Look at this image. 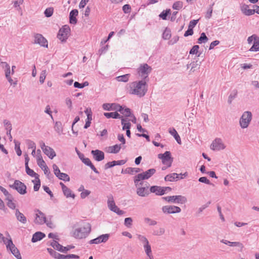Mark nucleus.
Segmentation results:
<instances>
[{
    "instance_id": "13",
    "label": "nucleus",
    "mask_w": 259,
    "mask_h": 259,
    "mask_svg": "<svg viewBox=\"0 0 259 259\" xmlns=\"http://www.w3.org/2000/svg\"><path fill=\"white\" fill-rule=\"evenodd\" d=\"M34 44H38L40 46L48 48L47 40L40 34L37 33L34 35Z\"/></svg>"
},
{
    "instance_id": "29",
    "label": "nucleus",
    "mask_w": 259,
    "mask_h": 259,
    "mask_svg": "<svg viewBox=\"0 0 259 259\" xmlns=\"http://www.w3.org/2000/svg\"><path fill=\"white\" fill-rule=\"evenodd\" d=\"M121 124L122 125V130H127L131 128V124L126 118L121 117Z\"/></svg>"
},
{
    "instance_id": "26",
    "label": "nucleus",
    "mask_w": 259,
    "mask_h": 259,
    "mask_svg": "<svg viewBox=\"0 0 259 259\" xmlns=\"http://www.w3.org/2000/svg\"><path fill=\"white\" fill-rule=\"evenodd\" d=\"M137 194L141 197H145L149 194V192L145 187H139L137 189Z\"/></svg>"
},
{
    "instance_id": "32",
    "label": "nucleus",
    "mask_w": 259,
    "mask_h": 259,
    "mask_svg": "<svg viewBox=\"0 0 259 259\" xmlns=\"http://www.w3.org/2000/svg\"><path fill=\"white\" fill-rule=\"evenodd\" d=\"M104 116L107 118H120L122 117L121 116L120 114H119L117 112H105L104 113Z\"/></svg>"
},
{
    "instance_id": "34",
    "label": "nucleus",
    "mask_w": 259,
    "mask_h": 259,
    "mask_svg": "<svg viewBox=\"0 0 259 259\" xmlns=\"http://www.w3.org/2000/svg\"><path fill=\"white\" fill-rule=\"evenodd\" d=\"M107 204L110 210L116 205L113 197L112 195H110L108 196Z\"/></svg>"
},
{
    "instance_id": "58",
    "label": "nucleus",
    "mask_w": 259,
    "mask_h": 259,
    "mask_svg": "<svg viewBox=\"0 0 259 259\" xmlns=\"http://www.w3.org/2000/svg\"><path fill=\"white\" fill-rule=\"evenodd\" d=\"M133 219L131 218H126L124 220V225L130 228L132 225Z\"/></svg>"
},
{
    "instance_id": "48",
    "label": "nucleus",
    "mask_w": 259,
    "mask_h": 259,
    "mask_svg": "<svg viewBox=\"0 0 259 259\" xmlns=\"http://www.w3.org/2000/svg\"><path fill=\"white\" fill-rule=\"evenodd\" d=\"M15 143V149L16 151L17 154L18 156H21L22 154V151L20 148V142L17 141L16 140H14Z\"/></svg>"
},
{
    "instance_id": "60",
    "label": "nucleus",
    "mask_w": 259,
    "mask_h": 259,
    "mask_svg": "<svg viewBox=\"0 0 259 259\" xmlns=\"http://www.w3.org/2000/svg\"><path fill=\"white\" fill-rule=\"evenodd\" d=\"M26 144H27V145L28 146V148L29 149H32L34 150L36 149L35 144L33 141H32L31 140H27L26 141Z\"/></svg>"
},
{
    "instance_id": "9",
    "label": "nucleus",
    "mask_w": 259,
    "mask_h": 259,
    "mask_svg": "<svg viewBox=\"0 0 259 259\" xmlns=\"http://www.w3.org/2000/svg\"><path fill=\"white\" fill-rule=\"evenodd\" d=\"M225 147L226 146L220 138H216L214 139L210 145V149L213 151L223 150Z\"/></svg>"
},
{
    "instance_id": "20",
    "label": "nucleus",
    "mask_w": 259,
    "mask_h": 259,
    "mask_svg": "<svg viewBox=\"0 0 259 259\" xmlns=\"http://www.w3.org/2000/svg\"><path fill=\"white\" fill-rule=\"evenodd\" d=\"M121 148L124 149L125 146H121V144H116L114 146L109 147L108 152L111 153H117Z\"/></svg>"
},
{
    "instance_id": "42",
    "label": "nucleus",
    "mask_w": 259,
    "mask_h": 259,
    "mask_svg": "<svg viewBox=\"0 0 259 259\" xmlns=\"http://www.w3.org/2000/svg\"><path fill=\"white\" fill-rule=\"evenodd\" d=\"M120 112L125 117H129L132 116L131 109L128 108L122 107L121 111H120Z\"/></svg>"
},
{
    "instance_id": "10",
    "label": "nucleus",
    "mask_w": 259,
    "mask_h": 259,
    "mask_svg": "<svg viewBox=\"0 0 259 259\" xmlns=\"http://www.w3.org/2000/svg\"><path fill=\"white\" fill-rule=\"evenodd\" d=\"M162 211L166 214L177 213H180L181 211V209L175 205H165L162 207Z\"/></svg>"
},
{
    "instance_id": "41",
    "label": "nucleus",
    "mask_w": 259,
    "mask_h": 259,
    "mask_svg": "<svg viewBox=\"0 0 259 259\" xmlns=\"http://www.w3.org/2000/svg\"><path fill=\"white\" fill-rule=\"evenodd\" d=\"M130 74H126L123 75L119 76L116 77V79L118 81L127 82L129 79Z\"/></svg>"
},
{
    "instance_id": "7",
    "label": "nucleus",
    "mask_w": 259,
    "mask_h": 259,
    "mask_svg": "<svg viewBox=\"0 0 259 259\" xmlns=\"http://www.w3.org/2000/svg\"><path fill=\"white\" fill-rule=\"evenodd\" d=\"M10 187L17 191V192L21 195L26 193V186L21 181L15 180L14 183L11 185Z\"/></svg>"
},
{
    "instance_id": "8",
    "label": "nucleus",
    "mask_w": 259,
    "mask_h": 259,
    "mask_svg": "<svg viewBox=\"0 0 259 259\" xmlns=\"http://www.w3.org/2000/svg\"><path fill=\"white\" fill-rule=\"evenodd\" d=\"M158 157L161 159L163 164L167 165V167L171 166L172 159L171 157L170 152L169 151H166L163 154H159Z\"/></svg>"
},
{
    "instance_id": "5",
    "label": "nucleus",
    "mask_w": 259,
    "mask_h": 259,
    "mask_svg": "<svg viewBox=\"0 0 259 259\" xmlns=\"http://www.w3.org/2000/svg\"><path fill=\"white\" fill-rule=\"evenodd\" d=\"M162 199L168 202L184 204L187 202V198L182 195L169 196L162 197Z\"/></svg>"
},
{
    "instance_id": "3",
    "label": "nucleus",
    "mask_w": 259,
    "mask_h": 259,
    "mask_svg": "<svg viewBox=\"0 0 259 259\" xmlns=\"http://www.w3.org/2000/svg\"><path fill=\"white\" fill-rule=\"evenodd\" d=\"M156 172V169L154 168H151L143 173L139 174L136 176L134 178V183L137 186L138 183L143 180L148 179Z\"/></svg>"
},
{
    "instance_id": "19",
    "label": "nucleus",
    "mask_w": 259,
    "mask_h": 259,
    "mask_svg": "<svg viewBox=\"0 0 259 259\" xmlns=\"http://www.w3.org/2000/svg\"><path fill=\"white\" fill-rule=\"evenodd\" d=\"M150 192L154 193L157 195H162L164 194V190L162 187L153 186L150 189Z\"/></svg>"
},
{
    "instance_id": "51",
    "label": "nucleus",
    "mask_w": 259,
    "mask_h": 259,
    "mask_svg": "<svg viewBox=\"0 0 259 259\" xmlns=\"http://www.w3.org/2000/svg\"><path fill=\"white\" fill-rule=\"evenodd\" d=\"M144 222L149 226H154L157 224V222L156 221L152 220L149 218H145L144 219Z\"/></svg>"
},
{
    "instance_id": "11",
    "label": "nucleus",
    "mask_w": 259,
    "mask_h": 259,
    "mask_svg": "<svg viewBox=\"0 0 259 259\" xmlns=\"http://www.w3.org/2000/svg\"><path fill=\"white\" fill-rule=\"evenodd\" d=\"M69 30V28L66 26L61 28L59 30L57 35V37L58 39H59L62 42L66 41L68 37Z\"/></svg>"
},
{
    "instance_id": "50",
    "label": "nucleus",
    "mask_w": 259,
    "mask_h": 259,
    "mask_svg": "<svg viewBox=\"0 0 259 259\" xmlns=\"http://www.w3.org/2000/svg\"><path fill=\"white\" fill-rule=\"evenodd\" d=\"M110 210L114 212L118 215H122L124 213V211L120 210L119 208L116 205H115L113 207H112Z\"/></svg>"
},
{
    "instance_id": "43",
    "label": "nucleus",
    "mask_w": 259,
    "mask_h": 259,
    "mask_svg": "<svg viewBox=\"0 0 259 259\" xmlns=\"http://www.w3.org/2000/svg\"><path fill=\"white\" fill-rule=\"evenodd\" d=\"M230 246L237 247L240 248L239 251L241 252L242 251L243 248H244V245L240 242H231Z\"/></svg>"
},
{
    "instance_id": "27",
    "label": "nucleus",
    "mask_w": 259,
    "mask_h": 259,
    "mask_svg": "<svg viewBox=\"0 0 259 259\" xmlns=\"http://www.w3.org/2000/svg\"><path fill=\"white\" fill-rule=\"evenodd\" d=\"M82 162L85 165L90 167V168L96 174H99V171L97 170L95 166L93 164L91 160L88 158H85L82 159Z\"/></svg>"
},
{
    "instance_id": "24",
    "label": "nucleus",
    "mask_w": 259,
    "mask_h": 259,
    "mask_svg": "<svg viewBox=\"0 0 259 259\" xmlns=\"http://www.w3.org/2000/svg\"><path fill=\"white\" fill-rule=\"evenodd\" d=\"M47 250L49 252V253L54 258L57 259H64V255L61 254L56 251H55L54 249L52 248H47Z\"/></svg>"
},
{
    "instance_id": "21",
    "label": "nucleus",
    "mask_w": 259,
    "mask_h": 259,
    "mask_svg": "<svg viewBox=\"0 0 259 259\" xmlns=\"http://www.w3.org/2000/svg\"><path fill=\"white\" fill-rule=\"evenodd\" d=\"M44 152L51 159L56 156L55 152L53 148L49 146H47V148H45L44 150Z\"/></svg>"
},
{
    "instance_id": "61",
    "label": "nucleus",
    "mask_w": 259,
    "mask_h": 259,
    "mask_svg": "<svg viewBox=\"0 0 259 259\" xmlns=\"http://www.w3.org/2000/svg\"><path fill=\"white\" fill-rule=\"evenodd\" d=\"M122 10L125 14H128L131 12V7L130 5L126 4L122 7Z\"/></svg>"
},
{
    "instance_id": "22",
    "label": "nucleus",
    "mask_w": 259,
    "mask_h": 259,
    "mask_svg": "<svg viewBox=\"0 0 259 259\" xmlns=\"http://www.w3.org/2000/svg\"><path fill=\"white\" fill-rule=\"evenodd\" d=\"M45 237V234L41 232H37L35 233L32 236L31 241L32 242H36L40 240Z\"/></svg>"
},
{
    "instance_id": "30",
    "label": "nucleus",
    "mask_w": 259,
    "mask_h": 259,
    "mask_svg": "<svg viewBox=\"0 0 259 259\" xmlns=\"http://www.w3.org/2000/svg\"><path fill=\"white\" fill-rule=\"evenodd\" d=\"M179 175L177 173L170 174L166 175L164 178V180L166 181L172 182L175 180H178L179 179Z\"/></svg>"
},
{
    "instance_id": "39",
    "label": "nucleus",
    "mask_w": 259,
    "mask_h": 259,
    "mask_svg": "<svg viewBox=\"0 0 259 259\" xmlns=\"http://www.w3.org/2000/svg\"><path fill=\"white\" fill-rule=\"evenodd\" d=\"M208 40V37L205 35L204 32H202L201 33L200 37L198 39L197 42L199 44H202V42L205 43Z\"/></svg>"
},
{
    "instance_id": "45",
    "label": "nucleus",
    "mask_w": 259,
    "mask_h": 259,
    "mask_svg": "<svg viewBox=\"0 0 259 259\" xmlns=\"http://www.w3.org/2000/svg\"><path fill=\"white\" fill-rule=\"evenodd\" d=\"M32 182L34 184L33 189L34 191H37L40 186V181L38 179H35V180H32Z\"/></svg>"
},
{
    "instance_id": "31",
    "label": "nucleus",
    "mask_w": 259,
    "mask_h": 259,
    "mask_svg": "<svg viewBox=\"0 0 259 259\" xmlns=\"http://www.w3.org/2000/svg\"><path fill=\"white\" fill-rule=\"evenodd\" d=\"M51 245L53 247L54 249L62 252H63V246L60 244L57 241L53 240V241L51 242Z\"/></svg>"
},
{
    "instance_id": "33",
    "label": "nucleus",
    "mask_w": 259,
    "mask_h": 259,
    "mask_svg": "<svg viewBox=\"0 0 259 259\" xmlns=\"http://www.w3.org/2000/svg\"><path fill=\"white\" fill-rule=\"evenodd\" d=\"M64 195L67 197H71L73 199L75 198V195L74 194L72 193V191L66 187L63 190H62Z\"/></svg>"
},
{
    "instance_id": "18",
    "label": "nucleus",
    "mask_w": 259,
    "mask_h": 259,
    "mask_svg": "<svg viewBox=\"0 0 259 259\" xmlns=\"http://www.w3.org/2000/svg\"><path fill=\"white\" fill-rule=\"evenodd\" d=\"M200 63L201 62H198V61H193L190 64H188L187 65V69L190 68V71L192 72H194L200 68Z\"/></svg>"
},
{
    "instance_id": "23",
    "label": "nucleus",
    "mask_w": 259,
    "mask_h": 259,
    "mask_svg": "<svg viewBox=\"0 0 259 259\" xmlns=\"http://www.w3.org/2000/svg\"><path fill=\"white\" fill-rule=\"evenodd\" d=\"M15 215L18 221H19V222H21L23 224H25L26 223V218L22 213L20 212L19 209H16Z\"/></svg>"
},
{
    "instance_id": "40",
    "label": "nucleus",
    "mask_w": 259,
    "mask_h": 259,
    "mask_svg": "<svg viewBox=\"0 0 259 259\" xmlns=\"http://www.w3.org/2000/svg\"><path fill=\"white\" fill-rule=\"evenodd\" d=\"M9 197L6 198V200L8 201L7 205L11 209H14L16 208L15 204L13 202V197L9 196Z\"/></svg>"
},
{
    "instance_id": "56",
    "label": "nucleus",
    "mask_w": 259,
    "mask_h": 259,
    "mask_svg": "<svg viewBox=\"0 0 259 259\" xmlns=\"http://www.w3.org/2000/svg\"><path fill=\"white\" fill-rule=\"evenodd\" d=\"M237 95V91L235 90L231 93L229 97L228 102L231 104L233 99H234Z\"/></svg>"
},
{
    "instance_id": "37",
    "label": "nucleus",
    "mask_w": 259,
    "mask_h": 259,
    "mask_svg": "<svg viewBox=\"0 0 259 259\" xmlns=\"http://www.w3.org/2000/svg\"><path fill=\"white\" fill-rule=\"evenodd\" d=\"M55 130L58 133L59 135H61L63 131L62 123L60 121H57L55 123L54 126Z\"/></svg>"
},
{
    "instance_id": "14",
    "label": "nucleus",
    "mask_w": 259,
    "mask_h": 259,
    "mask_svg": "<svg viewBox=\"0 0 259 259\" xmlns=\"http://www.w3.org/2000/svg\"><path fill=\"white\" fill-rule=\"evenodd\" d=\"M109 235L108 234L100 235L97 238L90 240V244H99L102 242H106L109 239Z\"/></svg>"
},
{
    "instance_id": "57",
    "label": "nucleus",
    "mask_w": 259,
    "mask_h": 259,
    "mask_svg": "<svg viewBox=\"0 0 259 259\" xmlns=\"http://www.w3.org/2000/svg\"><path fill=\"white\" fill-rule=\"evenodd\" d=\"M259 37L257 36L256 34H253L250 36H249L247 38V42L248 44H251L253 41L254 42L257 38Z\"/></svg>"
},
{
    "instance_id": "12",
    "label": "nucleus",
    "mask_w": 259,
    "mask_h": 259,
    "mask_svg": "<svg viewBox=\"0 0 259 259\" xmlns=\"http://www.w3.org/2000/svg\"><path fill=\"white\" fill-rule=\"evenodd\" d=\"M7 250L11 251V253L17 259H22V256L18 249L16 247L13 243L12 240H10L9 244L7 245Z\"/></svg>"
},
{
    "instance_id": "2",
    "label": "nucleus",
    "mask_w": 259,
    "mask_h": 259,
    "mask_svg": "<svg viewBox=\"0 0 259 259\" xmlns=\"http://www.w3.org/2000/svg\"><path fill=\"white\" fill-rule=\"evenodd\" d=\"M91 231V225L89 223L84 222L82 227L74 230L73 236L76 238L82 239L85 238Z\"/></svg>"
},
{
    "instance_id": "6",
    "label": "nucleus",
    "mask_w": 259,
    "mask_h": 259,
    "mask_svg": "<svg viewBox=\"0 0 259 259\" xmlns=\"http://www.w3.org/2000/svg\"><path fill=\"white\" fill-rule=\"evenodd\" d=\"M152 68L147 64H141L138 69V72L142 77L145 79L148 77V74L151 73Z\"/></svg>"
},
{
    "instance_id": "59",
    "label": "nucleus",
    "mask_w": 259,
    "mask_h": 259,
    "mask_svg": "<svg viewBox=\"0 0 259 259\" xmlns=\"http://www.w3.org/2000/svg\"><path fill=\"white\" fill-rule=\"evenodd\" d=\"M210 204V201H208L204 205H202L201 207H200L198 210H197V213L198 214H200L204 209H205L206 208H207L209 205Z\"/></svg>"
},
{
    "instance_id": "36",
    "label": "nucleus",
    "mask_w": 259,
    "mask_h": 259,
    "mask_svg": "<svg viewBox=\"0 0 259 259\" xmlns=\"http://www.w3.org/2000/svg\"><path fill=\"white\" fill-rule=\"evenodd\" d=\"M250 52H256L259 51V37L253 42L252 46L249 50Z\"/></svg>"
},
{
    "instance_id": "25",
    "label": "nucleus",
    "mask_w": 259,
    "mask_h": 259,
    "mask_svg": "<svg viewBox=\"0 0 259 259\" xmlns=\"http://www.w3.org/2000/svg\"><path fill=\"white\" fill-rule=\"evenodd\" d=\"M143 247L145 252L147 256L148 257L149 259H154L152 253L151 245H150L149 243L146 245H144Z\"/></svg>"
},
{
    "instance_id": "53",
    "label": "nucleus",
    "mask_w": 259,
    "mask_h": 259,
    "mask_svg": "<svg viewBox=\"0 0 259 259\" xmlns=\"http://www.w3.org/2000/svg\"><path fill=\"white\" fill-rule=\"evenodd\" d=\"M183 5L182 2H176L173 4L172 8L175 10H179L183 7Z\"/></svg>"
},
{
    "instance_id": "35",
    "label": "nucleus",
    "mask_w": 259,
    "mask_h": 259,
    "mask_svg": "<svg viewBox=\"0 0 259 259\" xmlns=\"http://www.w3.org/2000/svg\"><path fill=\"white\" fill-rule=\"evenodd\" d=\"M242 11L244 14L247 16H250L255 13V10L248 9V6H246L242 9Z\"/></svg>"
},
{
    "instance_id": "44",
    "label": "nucleus",
    "mask_w": 259,
    "mask_h": 259,
    "mask_svg": "<svg viewBox=\"0 0 259 259\" xmlns=\"http://www.w3.org/2000/svg\"><path fill=\"white\" fill-rule=\"evenodd\" d=\"M37 163L40 167L47 165L41 155H37Z\"/></svg>"
},
{
    "instance_id": "62",
    "label": "nucleus",
    "mask_w": 259,
    "mask_h": 259,
    "mask_svg": "<svg viewBox=\"0 0 259 259\" xmlns=\"http://www.w3.org/2000/svg\"><path fill=\"white\" fill-rule=\"evenodd\" d=\"M46 77V70H42L41 72L40 77H39V82L40 83H43L44 82L45 79Z\"/></svg>"
},
{
    "instance_id": "46",
    "label": "nucleus",
    "mask_w": 259,
    "mask_h": 259,
    "mask_svg": "<svg viewBox=\"0 0 259 259\" xmlns=\"http://www.w3.org/2000/svg\"><path fill=\"white\" fill-rule=\"evenodd\" d=\"M171 11L170 9H167L165 11H163L162 13L159 15V17L163 20H166L167 16L170 14Z\"/></svg>"
},
{
    "instance_id": "16",
    "label": "nucleus",
    "mask_w": 259,
    "mask_h": 259,
    "mask_svg": "<svg viewBox=\"0 0 259 259\" xmlns=\"http://www.w3.org/2000/svg\"><path fill=\"white\" fill-rule=\"evenodd\" d=\"M38 213L36 214V218L34 222L38 224H42L46 222L45 215L40 211L37 210Z\"/></svg>"
},
{
    "instance_id": "54",
    "label": "nucleus",
    "mask_w": 259,
    "mask_h": 259,
    "mask_svg": "<svg viewBox=\"0 0 259 259\" xmlns=\"http://www.w3.org/2000/svg\"><path fill=\"white\" fill-rule=\"evenodd\" d=\"M111 110H116L117 111H121L122 106H121L119 104L116 103H111Z\"/></svg>"
},
{
    "instance_id": "47",
    "label": "nucleus",
    "mask_w": 259,
    "mask_h": 259,
    "mask_svg": "<svg viewBox=\"0 0 259 259\" xmlns=\"http://www.w3.org/2000/svg\"><path fill=\"white\" fill-rule=\"evenodd\" d=\"M137 238L143 244V245L149 243L147 238L143 235L138 234L137 235Z\"/></svg>"
},
{
    "instance_id": "64",
    "label": "nucleus",
    "mask_w": 259,
    "mask_h": 259,
    "mask_svg": "<svg viewBox=\"0 0 259 259\" xmlns=\"http://www.w3.org/2000/svg\"><path fill=\"white\" fill-rule=\"evenodd\" d=\"M53 168L54 174L55 175V176L57 177H59V175L61 173V171H60L59 168H58V167L57 166V165L55 164H54L53 165Z\"/></svg>"
},
{
    "instance_id": "49",
    "label": "nucleus",
    "mask_w": 259,
    "mask_h": 259,
    "mask_svg": "<svg viewBox=\"0 0 259 259\" xmlns=\"http://www.w3.org/2000/svg\"><path fill=\"white\" fill-rule=\"evenodd\" d=\"M57 178H58L60 180H62L64 181L68 182L70 181V178L69 176L67 174L63 172H61L59 174V177Z\"/></svg>"
},
{
    "instance_id": "4",
    "label": "nucleus",
    "mask_w": 259,
    "mask_h": 259,
    "mask_svg": "<svg viewBox=\"0 0 259 259\" xmlns=\"http://www.w3.org/2000/svg\"><path fill=\"white\" fill-rule=\"evenodd\" d=\"M252 119V114L250 111H245L239 120V124L241 128H247Z\"/></svg>"
},
{
    "instance_id": "63",
    "label": "nucleus",
    "mask_w": 259,
    "mask_h": 259,
    "mask_svg": "<svg viewBox=\"0 0 259 259\" xmlns=\"http://www.w3.org/2000/svg\"><path fill=\"white\" fill-rule=\"evenodd\" d=\"M199 48V47L198 45H195L192 48L190 51V54H196L198 52V49Z\"/></svg>"
},
{
    "instance_id": "28",
    "label": "nucleus",
    "mask_w": 259,
    "mask_h": 259,
    "mask_svg": "<svg viewBox=\"0 0 259 259\" xmlns=\"http://www.w3.org/2000/svg\"><path fill=\"white\" fill-rule=\"evenodd\" d=\"M141 171L139 168L127 167L124 170H122L121 173L129 174L133 175L135 173H138Z\"/></svg>"
},
{
    "instance_id": "17",
    "label": "nucleus",
    "mask_w": 259,
    "mask_h": 259,
    "mask_svg": "<svg viewBox=\"0 0 259 259\" xmlns=\"http://www.w3.org/2000/svg\"><path fill=\"white\" fill-rule=\"evenodd\" d=\"M78 11L76 9L72 10L69 14V21L71 24H75L77 23L76 17L78 15Z\"/></svg>"
},
{
    "instance_id": "15",
    "label": "nucleus",
    "mask_w": 259,
    "mask_h": 259,
    "mask_svg": "<svg viewBox=\"0 0 259 259\" xmlns=\"http://www.w3.org/2000/svg\"><path fill=\"white\" fill-rule=\"evenodd\" d=\"M91 153L94 158L97 161H100L104 159V153L99 150H92Z\"/></svg>"
},
{
    "instance_id": "52",
    "label": "nucleus",
    "mask_w": 259,
    "mask_h": 259,
    "mask_svg": "<svg viewBox=\"0 0 259 259\" xmlns=\"http://www.w3.org/2000/svg\"><path fill=\"white\" fill-rule=\"evenodd\" d=\"M54 12L53 8H48L45 11L44 14L47 17H50L52 16Z\"/></svg>"
},
{
    "instance_id": "1",
    "label": "nucleus",
    "mask_w": 259,
    "mask_h": 259,
    "mask_svg": "<svg viewBox=\"0 0 259 259\" xmlns=\"http://www.w3.org/2000/svg\"><path fill=\"white\" fill-rule=\"evenodd\" d=\"M147 91L146 81L145 80L134 81L130 84L128 92L130 94L142 97L146 94Z\"/></svg>"
},
{
    "instance_id": "55",
    "label": "nucleus",
    "mask_w": 259,
    "mask_h": 259,
    "mask_svg": "<svg viewBox=\"0 0 259 259\" xmlns=\"http://www.w3.org/2000/svg\"><path fill=\"white\" fill-rule=\"evenodd\" d=\"M165 233V229L163 228H160L158 230H155L153 232V235L156 236H160L164 234Z\"/></svg>"
},
{
    "instance_id": "38",
    "label": "nucleus",
    "mask_w": 259,
    "mask_h": 259,
    "mask_svg": "<svg viewBox=\"0 0 259 259\" xmlns=\"http://www.w3.org/2000/svg\"><path fill=\"white\" fill-rule=\"evenodd\" d=\"M4 124L7 130V135H10V133L12 129L10 122L9 120L5 119L4 120Z\"/></svg>"
}]
</instances>
